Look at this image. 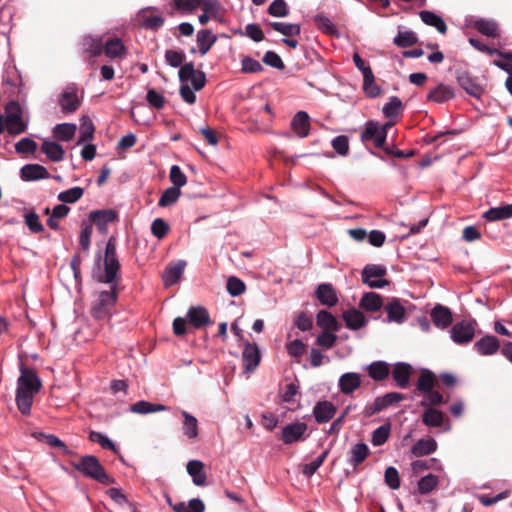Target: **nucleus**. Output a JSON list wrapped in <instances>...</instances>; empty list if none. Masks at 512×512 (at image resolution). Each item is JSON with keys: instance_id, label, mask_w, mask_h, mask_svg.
<instances>
[{"instance_id": "5701e85b", "label": "nucleus", "mask_w": 512, "mask_h": 512, "mask_svg": "<svg viewBox=\"0 0 512 512\" xmlns=\"http://www.w3.org/2000/svg\"><path fill=\"white\" fill-rule=\"evenodd\" d=\"M181 415L183 417L182 432L184 436L189 440L197 439L199 435L197 418L185 410L181 411Z\"/></svg>"}, {"instance_id": "cd10ccee", "label": "nucleus", "mask_w": 512, "mask_h": 512, "mask_svg": "<svg viewBox=\"0 0 512 512\" xmlns=\"http://www.w3.org/2000/svg\"><path fill=\"white\" fill-rule=\"evenodd\" d=\"M437 450V442L433 438L419 439L412 447L411 453L415 457L430 455Z\"/></svg>"}, {"instance_id": "09e8293b", "label": "nucleus", "mask_w": 512, "mask_h": 512, "mask_svg": "<svg viewBox=\"0 0 512 512\" xmlns=\"http://www.w3.org/2000/svg\"><path fill=\"white\" fill-rule=\"evenodd\" d=\"M89 440L91 442L98 443L103 449L111 450L114 453H118L116 445L103 433L97 431H91L89 433Z\"/></svg>"}, {"instance_id": "4c0bfd02", "label": "nucleus", "mask_w": 512, "mask_h": 512, "mask_svg": "<svg viewBox=\"0 0 512 512\" xmlns=\"http://www.w3.org/2000/svg\"><path fill=\"white\" fill-rule=\"evenodd\" d=\"M422 422L427 427H440L444 422V414L435 408H427L422 414Z\"/></svg>"}, {"instance_id": "a878e982", "label": "nucleus", "mask_w": 512, "mask_h": 512, "mask_svg": "<svg viewBox=\"0 0 512 512\" xmlns=\"http://www.w3.org/2000/svg\"><path fill=\"white\" fill-rule=\"evenodd\" d=\"M343 319L346 327L350 330H358L364 327L367 323L364 314L355 308L344 311Z\"/></svg>"}, {"instance_id": "774afa93", "label": "nucleus", "mask_w": 512, "mask_h": 512, "mask_svg": "<svg viewBox=\"0 0 512 512\" xmlns=\"http://www.w3.org/2000/svg\"><path fill=\"white\" fill-rule=\"evenodd\" d=\"M36 149V142L30 138H22L15 144V150L20 154L34 153Z\"/></svg>"}, {"instance_id": "ea45409f", "label": "nucleus", "mask_w": 512, "mask_h": 512, "mask_svg": "<svg viewBox=\"0 0 512 512\" xmlns=\"http://www.w3.org/2000/svg\"><path fill=\"white\" fill-rule=\"evenodd\" d=\"M474 27L485 36L496 37L498 35V25L491 19H477L474 22Z\"/></svg>"}, {"instance_id": "20e7f679", "label": "nucleus", "mask_w": 512, "mask_h": 512, "mask_svg": "<svg viewBox=\"0 0 512 512\" xmlns=\"http://www.w3.org/2000/svg\"><path fill=\"white\" fill-rule=\"evenodd\" d=\"M22 107L17 101H10L5 106L6 129L10 134L18 135L26 131L28 121L22 117Z\"/></svg>"}, {"instance_id": "2eb2a0df", "label": "nucleus", "mask_w": 512, "mask_h": 512, "mask_svg": "<svg viewBox=\"0 0 512 512\" xmlns=\"http://www.w3.org/2000/svg\"><path fill=\"white\" fill-rule=\"evenodd\" d=\"M291 129L299 138H305L310 132V117L305 111L297 112L292 121Z\"/></svg>"}, {"instance_id": "9d476101", "label": "nucleus", "mask_w": 512, "mask_h": 512, "mask_svg": "<svg viewBox=\"0 0 512 512\" xmlns=\"http://www.w3.org/2000/svg\"><path fill=\"white\" fill-rule=\"evenodd\" d=\"M308 425L305 422H293L285 425L282 428L281 440L286 445L305 440L307 435Z\"/></svg>"}, {"instance_id": "58836bf2", "label": "nucleus", "mask_w": 512, "mask_h": 512, "mask_svg": "<svg viewBox=\"0 0 512 512\" xmlns=\"http://www.w3.org/2000/svg\"><path fill=\"white\" fill-rule=\"evenodd\" d=\"M76 130L77 126L73 123H61L53 128V134L60 141H70L75 136Z\"/></svg>"}, {"instance_id": "412c9836", "label": "nucleus", "mask_w": 512, "mask_h": 512, "mask_svg": "<svg viewBox=\"0 0 512 512\" xmlns=\"http://www.w3.org/2000/svg\"><path fill=\"white\" fill-rule=\"evenodd\" d=\"M412 367L410 364L398 362L395 364L392 377L399 388L405 389L409 384Z\"/></svg>"}, {"instance_id": "393cba45", "label": "nucleus", "mask_w": 512, "mask_h": 512, "mask_svg": "<svg viewBox=\"0 0 512 512\" xmlns=\"http://www.w3.org/2000/svg\"><path fill=\"white\" fill-rule=\"evenodd\" d=\"M370 450L364 442H358L348 452V462L351 466L357 467L369 456Z\"/></svg>"}, {"instance_id": "f704fd0d", "label": "nucleus", "mask_w": 512, "mask_h": 512, "mask_svg": "<svg viewBox=\"0 0 512 512\" xmlns=\"http://www.w3.org/2000/svg\"><path fill=\"white\" fill-rule=\"evenodd\" d=\"M168 408L163 404L151 403L148 401H138L130 406V411L136 414H148L166 411Z\"/></svg>"}, {"instance_id": "f03ea898", "label": "nucleus", "mask_w": 512, "mask_h": 512, "mask_svg": "<svg viewBox=\"0 0 512 512\" xmlns=\"http://www.w3.org/2000/svg\"><path fill=\"white\" fill-rule=\"evenodd\" d=\"M72 466L84 476L94 479L101 484L110 485L115 481L104 470L99 460L92 455L82 456L79 461L72 462Z\"/></svg>"}, {"instance_id": "423d86ee", "label": "nucleus", "mask_w": 512, "mask_h": 512, "mask_svg": "<svg viewBox=\"0 0 512 512\" xmlns=\"http://www.w3.org/2000/svg\"><path fill=\"white\" fill-rule=\"evenodd\" d=\"M404 395L398 392H389L383 396H379L375 398V400L371 403H367L363 409V414L365 417H371L386 408L402 401L404 399Z\"/></svg>"}, {"instance_id": "13d9d810", "label": "nucleus", "mask_w": 512, "mask_h": 512, "mask_svg": "<svg viewBox=\"0 0 512 512\" xmlns=\"http://www.w3.org/2000/svg\"><path fill=\"white\" fill-rule=\"evenodd\" d=\"M186 59V55L181 50H166L165 61L173 68H180Z\"/></svg>"}, {"instance_id": "6e6d98bb", "label": "nucleus", "mask_w": 512, "mask_h": 512, "mask_svg": "<svg viewBox=\"0 0 512 512\" xmlns=\"http://www.w3.org/2000/svg\"><path fill=\"white\" fill-rule=\"evenodd\" d=\"M438 485V477L434 474H428L418 481V491L420 494H428Z\"/></svg>"}, {"instance_id": "052dcab7", "label": "nucleus", "mask_w": 512, "mask_h": 512, "mask_svg": "<svg viewBox=\"0 0 512 512\" xmlns=\"http://www.w3.org/2000/svg\"><path fill=\"white\" fill-rule=\"evenodd\" d=\"M268 13L273 17H286L289 7L285 0H274L268 7Z\"/></svg>"}, {"instance_id": "8fccbe9b", "label": "nucleus", "mask_w": 512, "mask_h": 512, "mask_svg": "<svg viewBox=\"0 0 512 512\" xmlns=\"http://www.w3.org/2000/svg\"><path fill=\"white\" fill-rule=\"evenodd\" d=\"M181 196V191L177 187L167 188L161 195L158 205L160 207H168L177 202Z\"/></svg>"}, {"instance_id": "37998d69", "label": "nucleus", "mask_w": 512, "mask_h": 512, "mask_svg": "<svg viewBox=\"0 0 512 512\" xmlns=\"http://www.w3.org/2000/svg\"><path fill=\"white\" fill-rule=\"evenodd\" d=\"M363 91L370 98L379 96L381 92L380 87L375 83L372 71H366V74L363 75Z\"/></svg>"}, {"instance_id": "e433bc0d", "label": "nucleus", "mask_w": 512, "mask_h": 512, "mask_svg": "<svg viewBox=\"0 0 512 512\" xmlns=\"http://www.w3.org/2000/svg\"><path fill=\"white\" fill-rule=\"evenodd\" d=\"M369 376L375 381H382L390 373L389 365L384 361H375L367 366Z\"/></svg>"}, {"instance_id": "7c9ffc66", "label": "nucleus", "mask_w": 512, "mask_h": 512, "mask_svg": "<svg viewBox=\"0 0 512 512\" xmlns=\"http://www.w3.org/2000/svg\"><path fill=\"white\" fill-rule=\"evenodd\" d=\"M512 217V204L499 207H492L483 214V218L487 221H500Z\"/></svg>"}, {"instance_id": "680f3d73", "label": "nucleus", "mask_w": 512, "mask_h": 512, "mask_svg": "<svg viewBox=\"0 0 512 512\" xmlns=\"http://www.w3.org/2000/svg\"><path fill=\"white\" fill-rule=\"evenodd\" d=\"M329 451L328 450H325L324 452H322V454H320L316 459H314L312 462L308 463V464H305L303 469H302V472L303 474L306 476V477H311L312 475L315 474V472L320 468V466L323 464V462L325 461L327 455H328Z\"/></svg>"}, {"instance_id": "f3484780", "label": "nucleus", "mask_w": 512, "mask_h": 512, "mask_svg": "<svg viewBox=\"0 0 512 512\" xmlns=\"http://www.w3.org/2000/svg\"><path fill=\"white\" fill-rule=\"evenodd\" d=\"M242 358L245 371L248 373L254 371L260 362V352L258 346L256 344L247 342L243 350Z\"/></svg>"}, {"instance_id": "a211bd4d", "label": "nucleus", "mask_w": 512, "mask_h": 512, "mask_svg": "<svg viewBox=\"0 0 512 512\" xmlns=\"http://www.w3.org/2000/svg\"><path fill=\"white\" fill-rule=\"evenodd\" d=\"M500 348V342L495 336L486 335L474 344V349L481 355H493Z\"/></svg>"}, {"instance_id": "de8ad7c7", "label": "nucleus", "mask_w": 512, "mask_h": 512, "mask_svg": "<svg viewBox=\"0 0 512 512\" xmlns=\"http://www.w3.org/2000/svg\"><path fill=\"white\" fill-rule=\"evenodd\" d=\"M95 127L87 116L81 118L80 136L77 144L85 143L93 139Z\"/></svg>"}, {"instance_id": "c03bdc74", "label": "nucleus", "mask_w": 512, "mask_h": 512, "mask_svg": "<svg viewBox=\"0 0 512 512\" xmlns=\"http://www.w3.org/2000/svg\"><path fill=\"white\" fill-rule=\"evenodd\" d=\"M418 42L415 32L410 30L399 31L393 39V43L401 48L410 47Z\"/></svg>"}, {"instance_id": "69168bd1", "label": "nucleus", "mask_w": 512, "mask_h": 512, "mask_svg": "<svg viewBox=\"0 0 512 512\" xmlns=\"http://www.w3.org/2000/svg\"><path fill=\"white\" fill-rule=\"evenodd\" d=\"M227 291L231 296H239L245 291V284L237 277H229L226 285Z\"/></svg>"}, {"instance_id": "a18cd8bd", "label": "nucleus", "mask_w": 512, "mask_h": 512, "mask_svg": "<svg viewBox=\"0 0 512 512\" xmlns=\"http://www.w3.org/2000/svg\"><path fill=\"white\" fill-rule=\"evenodd\" d=\"M401 110L402 101L398 97L392 96L383 106L382 112L386 118L395 119L401 113Z\"/></svg>"}, {"instance_id": "1a4fd4ad", "label": "nucleus", "mask_w": 512, "mask_h": 512, "mask_svg": "<svg viewBox=\"0 0 512 512\" xmlns=\"http://www.w3.org/2000/svg\"><path fill=\"white\" fill-rule=\"evenodd\" d=\"M386 272V267L383 265H367L362 271V281L370 288H383L388 285V281L382 279Z\"/></svg>"}, {"instance_id": "c85d7f7f", "label": "nucleus", "mask_w": 512, "mask_h": 512, "mask_svg": "<svg viewBox=\"0 0 512 512\" xmlns=\"http://www.w3.org/2000/svg\"><path fill=\"white\" fill-rule=\"evenodd\" d=\"M186 266L185 261H178L173 265H169L163 273V282L165 286H171L175 284L181 277Z\"/></svg>"}, {"instance_id": "0eeeda50", "label": "nucleus", "mask_w": 512, "mask_h": 512, "mask_svg": "<svg viewBox=\"0 0 512 512\" xmlns=\"http://www.w3.org/2000/svg\"><path fill=\"white\" fill-rule=\"evenodd\" d=\"M81 100L76 84H69L60 93L58 103L64 114H70L80 107Z\"/></svg>"}, {"instance_id": "bb28decb", "label": "nucleus", "mask_w": 512, "mask_h": 512, "mask_svg": "<svg viewBox=\"0 0 512 512\" xmlns=\"http://www.w3.org/2000/svg\"><path fill=\"white\" fill-rule=\"evenodd\" d=\"M187 473L192 477V481L196 486L206 485V473L204 464L200 460H190L186 466Z\"/></svg>"}, {"instance_id": "4d7b16f0", "label": "nucleus", "mask_w": 512, "mask_h": 512, "mask_svg": "<svg viewBox=\"0 0 512 512\" xmlns=\"http://www.w3.org/2000/svg\"><path fill=\"white\" fill-rule=\"evenodd\" d=\"M104 51L106 56L115 58L123 54L125 47L120 39L115 38L106 42Z\"/></svg>"}, {"instance_id": "79ce46f5", "label": "nucleus", "mask_w": 512, "mask_h": 512, "mask_svg": "<svg viewBox=\"0 0 512 512\" xmlns=\"http://www.w3.org/2000/svg\"><path fill=\"white\" fill-rule=\"evenodd\" d=\"M388 320L402 323L405 319V309L398 300H393L386 306Z\"/></svg>"}, {"instance_id": "603ef678", "label": "nucleus", "mask_w": 512, "mask_h": 512, "mask_svg": "<svg viewBox=\"0 0 512 512\" xmlns=\"http://www.w3.org/2000/svg\"><path fill=\"white\" fill-rule=\"evenodd\" d=\"M317 325L326 330H337L336 318L326 310H321L318 312Z\"/></svg>"}, {"instance_id": "a19ab883", "label": "nucleus", "mask_w": 512, "mask_h": 512, "mask_svg": "<svg viewBox=\"0 0 512 512\" xmlns=\"http://www.w3.org/2000/svg\"><path fill=\"white\" fill-rule=\"evenodd\" d=\"M268 25L286 37L297 36L301 31L300 25L295 23L269 22Z\"/></svg>"}, {"instance_id": "9b49d317", "label": "nucleus", "mask_w": 512, "mask_h": 512, "mask_svg": "<svg viewBox=\"0 0 512 512\" xmlns=\"http://www.w3.org/2000/svg\"><path fill=\"white\" fill-rule=\"evenodd\" d=\"M336 411V406L332 402L321 400L314 405L312 414L318 424H324L334 418Z\"/></svg>"}, {"instance_id": "7ed1b4c3", "label": "nucleus", "mask_w": 512, "mask_h": 512, "mask_svg": "<svg viewBox=\"0 0 512 512\" xmlns=\"http://www.w3.org/2000/svg\"><path fill=\"white\" fill-rule=\"evenodd\" d=\"M187 321L194 328L199 329L211 323L208 311L202 307H191L187 312V318L177 317L173 321V332L182 336L187 332Z\"/></svg>"}, {"instance_id": "dca6fc26", "label": "nucleus", "mask_w": 512, "mask_h": 512, "mask_svg": "<svg viewBox=\"0 0 512 512\" xmlns=\"http://www.w3.org/2000/svg\"><path fill=\"white\" fill-rule=\"evenodd\" d=\"M458 83L469 95L480 98L483 93L482 86L478 83L477 79L472 77L467 72H462L459 74Z\"/></svg>"}, {"instance_id": "3c124183", "label": "nucleus", "mask_w": 512, "mask_h": 512, "mask_svg": "<svg viewBox=\"0 0 512 512\" xmlns=\"http://www.w3.org/2000/svg\"><path fill=\"white\" fill-rule=\"evenodd\" d=\"M435 383V375L428 370L421 373L417 381V390L426 393L433 390Z\"/></svg>"}, {"instance_id": "b1692460", "label": "nucleus", "mask_w": 512, "mask_h": 512, "mask_svg": "<svg viewBox=\"0 0 512 512\" xmlns=\"http://www.w3.org/2000/svg\"><path fill=\"white\" fill-rule=\"evenodd\" d=\"M431 318L435 326L444 329L451 325V311L442 305H436L431 311Z\"/></svg>"}, {"instance_id": "72a5a7b5", "label": "nucleus", "mask_w": 512, "mask_h": 512, "mask_svg": "<svg viewBox=\"0 0 512 512\" xmlns=\"http://www.w3.org/2000/svg\"><path fill=\"white\" fill-rule=\"evenodd\" d=\"M359 305L366 311L376 312L381 309L383 300L379 294L375 292H367L363 294Z\"/></svg>"}, {"instance_id": "6e6552de", "label": "nucleus", "mask_w": 512, "mask_h": 512, "mask_svg": "<svg viewBox=\"0 0 512 512\" xmlns=\"http://www.w3.org/2000/svg\"><path fill=\"white\" fill-rule=\"evenodd\" d=\"M178 76L181 83H187L190 81L196 91L201 90L206 84L205 73L200 70H196L192 62L183 64L179 68Z\"/></svg>"}, {"instance_id": "bf43d9fd", "label": "nucleus", "mask_w": 512, "mask_h": 512, "mask_svg": "<svg viewBox=\"0 0 512 512\" xmlns=\"http://www.w3.org/2000/svg\"><path fill=\"white\" fill-rule=\"evenodd\" d=\"M314 22L317 25L318 29L321 30L323 33H326L328 35H334L337 33V29L333 22L324 15H316L314 17Z\"/></svg>"}, {"instance_id": "5fc2aeb1", "label": "nucleus", "mask_w": 512, "mask_h": 512, "mask_svg": "<svg viewBox=\"0 0 512 512\" xmlns=\"http://www.w3.org/2000/svg\"><path fill=\"white\" fill-rule=\"evenodd\" d=\"M84 194V190L81 187H72L68 190L62 191L58 194V200L62 203H75Z\"/></svg>"}, {"instance_id": "f8f14e48", "label": "nucleus", "mask_w": 512, "mask_h": 512, "mask_svg": "<svg viewBox=\"0 0 512 512\" xmlns=\"http://www.w3.org/2000/svg\"><path fill=\"white\" fill-rule=\"evenodd\" d=\"M474 326L470 322L456 323L450 330L452 340L457 344L469 343L474 337Z\"/></svg>"}, {"instance_id": "39448f33", "label": "nucleus", "mask_w": 512, "mask_h": 512, "mask_svg": "<svg viewBox=\"0 0 512 512\" xmlns=\"http://www.w3.org/2000/svg\"><path fill=\"white\" fill-rule=\"evenodd\" d=\"M120 268V263L116 255V242L115 238L111 237L105 248L104 269L105 273L100 277L99 281L103 283H113L117 277V272Z\"/></svg>"}, {"instance_id": "e2e57ef3", "label": "nucleus", "mask_w": 512, "mask_h": 512, "mask_svg": "<svg viewBox=\"0 0 512 512\" xmlns=\"http://www.w3.org/2000/svg\"><path fill=\"white\" fill-rule=\"evenodd\" d=\"M444 402L443 396L436 390H431L424 393L423 400L420 402V406L432 408V406L440 405Z\"/></svg>"}, {"instance_id": "4be33fe9", "label": "nucleus", "mask_w": 512, "mask_h": 512, "mask_svg": "<svg viewBox=\"0 0 512 512\" xmlns=\"http://www.w3.org/2000/svg\"><path fill=\"white\" fill-rule=\"evenodd\" d=\"M316 296L321 304L329 307L335 306L338 302L335 289L328 283H322L317 287Z\"/></svg>"}, {"instance_id": "f257e3e1", "label": "nucleus", "mask_w": 512, "mask_h": 512, "mask_svg": "<svg viewBox=\"0 0 512 512\" xmlns=\"http://www.w3.org/2000/svg\"><path fill=\"white\" fill-rule=\"evenodd\" d=\"M20 372L17 379L16 405L22 414L29 415L34 396L40 391L42 383L33 370L21 366Z\"/></svg>"}, {"instance_id": "473e14b6", "label": "nucleus", "mask_w": 512, "mask_h": 512, "mask_svg": "<svg viewBox=\"0 0 512 512\" xmlns=\"http://www.w3.org/2000/svg\"><path fill=\"white\" fill-rule=\"evenodd\" d=\"M41 151L53 162H59L64 158L63 147L54 141L44 140Z\"/></svg>"}, {"instance_id": "ddd939ff", "label": "nucleus", "mask_w": 512, "mask_h": 512, "mask_svg": "<svg viewBox=\"0 0 512 512\" xmlns=\"http://www.w3.org/2000/svg\"><path fill=\"white\" fill-rule=\"evenodd\" d=\"M361 376L356 372H346L339 377L338 388L344 395H351L361 386Z\"/></svg>"}, {"instance_id": "0e129e2a", "label": "nucleus", "mask_w": 512, "mask_h": 512, "mask_svg": "<svg viewBox=\"0 0 512 512\" xmlns=\"http://www.w3.org/2000/svg\"><path fill=\"white\" fill-rule=\"evenodd\" d=\"M384 480L386 485L393 490L400 487V477L395 467L390 466L385 470Z\"/></svg>"}, {"instance_id": "864d4df0", "label": "nucleus", "mask_w": 512, "mask_h": 512, "mask_svg": "<svg viewBox=\"0 0 512 512\" xmlns=\"http://www.w3.org/2000/svg\"><path fill=\"white\" fill-rule=\"evenodd\" d=\"M83 50L90 56H97L102 51V41L100 38L87 36L83 39Z\"/></svg>"}, {"instance_id": "4468645a", "label": "nucleus", "mask_w": 512, "mask_h": 512, "mask_svg": "<svg viewBox=\"0 0 512 512\" xmlns=\"http://www.w3.org/2000/svg\"><path fill=\"white\" fill-rule=\"evenodd\" d=\"M179 9L192 10L201 8L205 12H214L218 8L217 0H175Z\"/></svg>"}, {"instance_id": "49530a36", "label": "nucleus", "mask_w": 512, "mask_h": 512, "mask_svg": "<svg viewBox=\"0 0 512 512\" xmlns=\"http://www.w3.org/2000/svg\"><path fill=\"white\" fill-rule=\"evenodd\" d=\"M391 425L390 423H385L378 428H376L372 432L371 442L374 446H381L386 443L390 436Z\"/></svg>"}, {"instance_id": "c756f323", "label": "nucleus", "mask_w": 512, "mask_h": 512, "mask_svg": "<svg viewBox=\"0 0 512 512\" xmlns=\"http://www.w3.org/2000/svg\"><path fill=\"white\" fill-rule=\"evenodd\" d=\"M419 17L422 22L428 26L434 27L439 33L444 34L447 31V26L442 17L432 11L423 10L419 12Z\"/></svg>"}, {"instance_id": "338daca9", "label": "nucleus", "mask_w": 512, "mask_h": 512, "mask_svg": "<svg viewBox=\"0 0 512 512\" xmlns=\"http://www.w3.org/2000/svg\"><path fill=\"white\" fill-rule=\"evenodd\" d=\"M170 180L173 183L172 187H177L178 189L185 186L187 183L186 175L177 165H173L170 169Z\"/></svg>"}, {"instance_id": "6ab92c4d", "label": "nucleus", "mask_w": 512, "mask_h": 512, "mask_svg": "<svg viewBox=\"0 0 512 512\" xmlns=\"http://www.w3.org/2000/svg\"><path fill=\"white\" fill-rule=\"evenodd\" d=\"M90 218L100 232H105L108 224L117 219V214L113 210H97L91 212Z\"/></svg>"}, {"instance_id": "c9c22d12", "label": "nucleus", "mask_w": 512, "mask_h": 512, "mask_svg": "<svg viewBox=\"0 0 512 512\" xmlns=\"http://www.w3.org/2000/svg\"><path fill=\"white\" fill-rule=\"evenodd\" d=\"M453 97V89L450 86L444 84H439L438 86L433 88L428 94V99L437 103L448 101Z\"/></svg>"}, {"instance_id": "aec40b11", "label": "nucleus", "mask_w": 512, "mask_h": 512, "mask_svg": "<svg viewBox=\"0 0 512 512\" xmlns=\"http://www.w3.org/2000/svg\"><path fill=\"white\" fill-rule=\"evenodd\" d=\"M21 178L25 181H34L49 177L48 170L40 164H27L21 168Z\"/></svg>"}, {"instance_id": "2f4dec72", "label": "nucleus", "mask_w": 512, "mask_h": 512, "mask_svg": "<svg viewBox=\"0 0 512 512\" xmlns=\"http://www.w3.org/2000/svg\"><path fill=\"white\" fill-rule=\"evenodd\" d=\"M217 37L208 29H202L197 32L196 41L199 52L201 55L207 54L213 44L216 42Z\"/></svg>"}]
</instances>
